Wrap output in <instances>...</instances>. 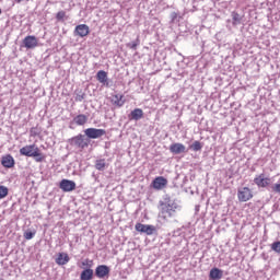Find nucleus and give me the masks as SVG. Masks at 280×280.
Listing matches in <instances>:
<instances>
[{"label":"nucleus","instance_id":"nucleus-28","mask_svg":"<svg viewBox=\"0 0 280 280\" xmlns=\"http://www.w3.org/2000/svg\"><path fill=\"white\" fill-rule=\"evenodd\" d=\"M9 189L5 186H0V200H3L9 194Z\"/></svg>","mask_w":280,"mask_h":280},{"label":"nucleus","instance_id":"nucleus-21","mask_svg":"<svg viewBox=\"0 0 280 280\" xmlns=\"http://www.w3.org/2000/svg\"><path fill=\"white\" fill-rule=\"evenodd\" d=\"M73 121L74 124H77V126H84V124L89 121V117L84 114H79L73 118Z\"/></svg>","mask_w":280,"mask_h":280},{"label":"nucleus","instance_id":"nucleus-25","mask_svg":"<svg viewBox=\"0 0 280 280\" xmlns=\"http://www.w3.org/2000/svg\"><path fill=\"white\" fill-rule=\"evenodd\" d=\"M138 45H141V40L139 39V37H137L136 40L130 42L129 44H127V47H129V49H132L133 51H137Z\"/></svg>","mask_w":280,"mask_h":280},{"label":"nucleus","instance_id":"nucleus-22","mask_svg":"<svg viewBox=\"0 0 280 280\" xmlns=\"http://www.w3.org/2000/svg\"><path fill=\"white\" fill-rule=\"evenodd\" d=\"M95 170H98V172H104V170H106V160L105 159L96 160Z\"/></svg>","mask_w":280,"mask_h":280},{"label":"nucleus","instance_id":"nucleus-10","mask_svg":"<svg viewBox=\"0 0 280 280\" xmlns=\"http://www.w3.org/2000/svg\"><path fill=\"white\" fill-rule=\"evenodd\" d=\"M23 45L26 49H36L38 47V38L34 35H28L23 39Z\"/></svg>","mask_w":280,"mask_h":280},{"label":"nucleus","instance_id":"nucleus-26","mask_svg":"<svg viewBox=\"0 0 280 280\" xmlns=\"http://www.w3.org/2000/svg\"><path fill=\"white\" fill-rule=\"evenodd\" d=\"M271 250L273 253H277V255H280V241H276L270 245Z\"/></svg>","mask_w":280,"mask_h":280},{"label":"nucleus","instance_id":"nucleus-18","mask_svg":"<svg viewBox=\"0 0 280 280\" xmlns=\"http://www.w3.org/2000/svg\"><path fill=\"white\" fill-rule=\"evenodd\" d=\"M112 104L114 106H117L118 108H121V106H124V104H126V100H124L122 94H115L112 96Z\"/></svg>","mask_w":280,"mask_h":280},{"label":"nucleus","instance_id":"nucleus-8","mask_svg":"<svg viewBox=\"0 0 280 280\" xmlns=\"http://www.w3.org/2000/svg\"><path fill=\"white\" fill-rule=\"evenodd\" d=\"M94 275L97 277V279H106V277H109L110 275V267L107 265H98L95 268Z\"/></svg>","mask_w":280,"mask_h":280},{"label":"nucleus","instance_id":"nucleus-30","mask_svg":"<svg viewBox=\"0 0 280 280\" xmlns=\"http://www.w3.org/2000/svg\"><path fill=\"white\" fill-rule=\"evenodd\" d=\"M65 16H67V13H66L65 11H59V12L56 14L57 21H65Z\"/></svg>","mask_w":280,"mask_h":280},{"label":"nucleus","instance_id":"nucleus-16","mask_svg":"<svg viewBox=\"0 0 280 280\" xmlns=\"http://www.w3.org/2000/svg\"><path fill=\"white\" fill-rule=\"evenodd\" d=\"M70 259L71 258H69V254L59 253L55 261L58 266H67V264H69Z\"/></svg>","mask_w":280,"mask_h":280},{"label":"nucleus","instance_id":"nucleus-19","mask_svg":"<svg viewBox=\"0 0 280 280\" xmlns=\"http://www.w3.org/2000/svg\"><path fill=\"white\" fill-rule=\"evenodd\" d=\"M129 119L133 121H139V119H143V109L136 108L131 110V113L129 114Z\"/></svg>","mask_w":280,"mask_h":280},{"label":"nucleus","instance_id":"nucleus-24","mask_svg":"<svg viewBox=\"0 0 280 280\" xmlns=\"http://www.w3.org/2000/svg\"><path fill=\"white\" fill-rule=\"evenodd\" d=\"M232 21L233 25H240L242 23V15L237 12H232Z\"/></svg>","mask_w":280,"mask_h":280},{"label":"nucleus","instance_id":"nucleus-34","mask_svg":"<svg viewBox=\"0 0 280 280\" xmlns=\"http://www.w3.org/2000/svg\"><path fill=\"white\" fill-rule=\"evenodd\" d=\"M18 2H21V1H23V0H16Z\"/></svg>","mask_w":280,"mask_h":280},{"label":"nucleus","instance_id":"nucleus-3","mask_svg":"<svg viewBox=\"0 0 280 280\" xmlns=\"http://www.w3.org/2000/svg\"><path fill=\"white\" fill-rule=\"evenodd\" d=\"M82 268H84L80 275V280H93L95 272L93 271V260L85 259L81 262Z\"/></svg>","mask_w":280,"mask_h":280},{"label":"nucleus","instance_id":"nucleus-33","mask_svg":"<svg viewBox=\"0 0 280 280\" xmlns=\"http://www.w3.org/2000/svg\"><path fill=\"white\" fill-rule=\"evenodd\" d=\"M171 19H172V21H176V19H178V14L176 12H173L171 14Z\"/></svg>","mask_w":280,"mask_h":280},{"label":"nucleus","instance_id":"nucleus-12","mask_svg":"<svg viewBox=\"0 0 280 280\" xmlns=\"http://www.w3.org/2000/svg\"><path fill=\"white\" fill-rule=\"evenodd\" d=\"M90 28H89V25L86 24H79L75 26L74 28V36H80V38H84V36H89L90 34Z\"/></svg>","mask_w":280,"mask_h":280},{"label":"nucleus","instance_id":"nucleus-2","mask_svg":"<svg viewBox=\"0 0 280 280\" xmlns=\"http://www.w3.org/2000/svg\"><path fill=\"white\" fill-rule=\"evenodd\" d=\"M21 156H28L35 159L36 163H43L45 156L40 153V149L36 144H28L20 149Z\"/></svg>","mask_w":280,"mask_h":280},{"label":"nucleus","instance_id":"nucleus-14","mask_svg":"<svg viewBox=\"0 0 280 280\" xmlns=\"http://www.w3.org/2000/svg\"><path fill=\"white\" fill-rule=\"evenodd\" d=\"M170 152L172 154H185L187 152V148L185 144L176 142L170 145Z\"/></svg>","mask_w":280,"mask_h":280},{"label":"nucleus","instance_id":"nucleus-17","mask_svg":"<svg viewBox=\"0 0 280 280\" xmlns=\"http://www.w3.org/2000/svg\"><path fill=\"white\" fill-rule=\"evenodd\" d=\"M224 277V271L222 269H219V268H212L210 270V273H209V279L210 280H220Z\"/></svg>","mask_w":280,"mask_h":280},{"label":"nucleus","instance_id":"nucleus-6","mask_svg":"<svg viewBox=\"0 0 280 280\" xmlns=\"http://www.w3.org/2000/svg\"><path fill=\"white\" fill-rule=\"evenodd\" d=\"M69 143L73 148H80L81 150H84V148H89V143L84 141V136L82 133L69 139Z\"/></svg>","mask_w":280,"mask_h":280},{"label":"nucleus","instance_id":"nucleus-15","mask_svg":"<svg viewBox=\"0 0 280 280\" xmlns=\"http://www.w3.org/2000/svg\"><path fill=\"white\" fill-rule=\"evenodd\" d=\"M1 165L7 167L8 170L14 167V165H15L14 158L11 154H7V155L2 156Z\"/></svg>","mask_w":280,"mask_h":280},{"label":"nucleus","instance_id":"nucleus-29","mask_svg":"<svg viewBox=\"0 0 280 280\" xmlns=\"http://www.w3.org/2000/svg\"><path fill=\"white\" fill-rule=\"evenodd\" d=\"M36 235V231H27L24 233V238L25 240H34V236Z\"/></svg>","mask_w":280,"mask_h":280},{"label":"nucleus","instance_id":"nucleus-27","mask_svg":"<svg viewBox=\"0 0 280 280\" xmlns=\"http://www.w3.org/2000/svg\"><path fill=\"white\" fill-rule=\"evenodd\" d=\"M86 97V93L79 91L75 93L74 100L75 102H82L83 100H85Z\"/></svg>","mask_w":280,"mask_h":280},{"label":"nucleus","instance_id":"nucleus-5","mask_svg":"<svg viewBox=\"0 0 280 280\" xmlns=\"http://www.w3.org/2000/svg\"><path fill=\"white\" fill-rule=\"evenodd\" d=\"M84 135L88 139H102L106 135V129L88 128L84 130Z\"/></svg>","mask_w":280,"mask_h":280},{"label":"nucleus","instance_id":"nucleus-20","mask_svg":"<svg viewBox=\"0 0 280 280\" xmlns=\"http://www.w3.org/2000/svg\"><path fill=\"white\" fill-rule=\"evenodd\" d=\"M96 79L98 80V82L101 84H107L108 83V73H106V71H104V70H100L96 73Z\"/></svg>","mask_w":280,"mask_h":280},{"label":"nucleus","instance_id":"nucleus-1","mask_svg":"<svg viewBox=\"0 0 280 280\" xmlns=\"http://www.w3.org/2000/svg\"><path fill=\"white\" fill-rule=\"evenodd\" d=\"M159 218L164 220V222H170L173 218H176V214L183 207L178 205L176 199H172L170 195H164L163 199L159 201Z\"/></svg>","mask_w":280,"mask_h":280},{"label":"nucleus","instance_id":"nucleus-7","mask_svg":"<svg viewBox=\"0 0 280 280\" xmlns=\"http://www.w3.org/2000/svg\"><path fill=\"white\" fill-rule=\"evenodd\" d=\"M237 198L240 202H248L253 198V190L248 187L238 188Z\"/></svg>","mask_w":280,"mask_h":280},{"label":"nucleus","instance_id":"nucleus-35","mask_svg":"<svg viewBox=\"0 0 280 280\" xmlns=\"http://www.w3.org/2000/svg\"><path fill=\"white\" fill-rule=\"evenodd\" d=\"M0 14H1V9H0Z\"/></svg>","mask_w":280,"mask_h":280},{"label":"nucleus","instance_id":"nucleus-4","mask_svg":"<svg viewBox=\"0 0 280 280\" xmlns=\"http://www.w3.org/2000/svg\"><path fill=\"white\" fill-rule=\"evenodd\" d=\"M254 183L258 187V189H270L272 185V179L266 176L265 173H261L255 176Z\"/></svg>","mask_w":280,"mask_h":280},{"label":"nucleus","instance_id":"nucleus-31","mask_svg":"<svg viewBox=\"0 0 280 280\" xmlns=\"http://www.w3.org/2000/svg\"><path fill=\"white\" fill-rule=\"evenodd\" d=\"M271 191L275 194H280V184H273L270 186Z\"/></svg>","mask_w":280,"mask_h":280},{"label":"nucleus","instance_id":"nucleus-23","mask_svg":"<svg viewBox=\"0 0 280 280\" xmlns=\"http://www.w3.org/2000/svg\"><path fill=\"white\" fill-rule=\"evenodd\" d=\"M189 150H192V152H200V150H202V142L196 140L189 145Z\"/></svg>","mask_w":280,"mask_h":280},{"label":"nucleus","instance_id":"nucleus-9","mask_svg":"<svg viewBox=\"0 0 280 280\" xmlns=\"http://www.w3.org/2000/svg\"><path fill=\"white\" fill-rule=\"evenodd\" d=\"M136 231H138V233H144L145 235H154V231H156V228H154V225L137 223Z\"/></svg>","mask_w":280,"mask_h":280},{"label":"nucleus","instance_id":"nucleus-13","mask_svg":"<svg viewBox=\"0 0 280 280\" xmlns=\"http://www.w3.org/2000/svg\"><path fill=\"white\" fill-rule=\"evenodd\" d=\"M59 188L65 192L73 191L75 190V182L71 179H62L59 184Z\"/></svg>","mask_w":280,"mask_h":280},{"label":"nucleus","instance_id":"nucleus-11","mask_svg":"<svg viewBox=\"0 0 280 280\" xmlns=\"http://www.w3.org/2000/svg\"><path fill=\"white\" fill-rule=\"evenodd\" d=\"M153 189L161 191V189H165L167 187V178L163 176L155 177L152 182Z\"/></svg>","mask_w":280,"mask_h":280},{"label":"nucleus","instance_id":"nucleus-32","mask_svg":"<svg viewBox=\"0 0 280 280\" xmlns=\"http://www.w3.org/2000/svg\"><path fill=\"white\" fill-rule=\"evenodd\" d=\"M30 132H31V137H38V135H40V132H38L36 127L31 128Z\"/></svg>","mask_w":280,"mask_h":280}]
</instances>
